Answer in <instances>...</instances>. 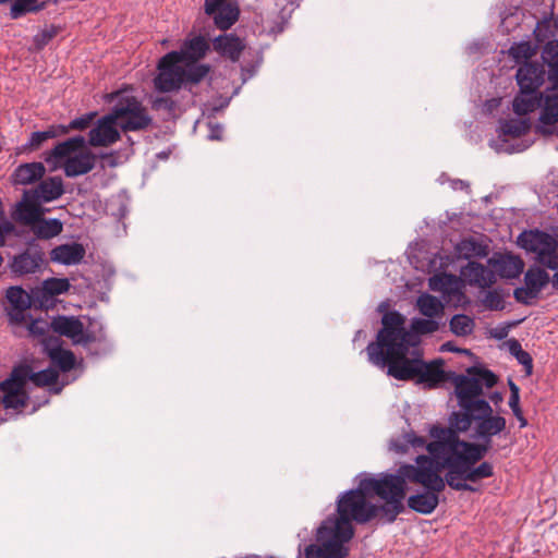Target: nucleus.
I'll use <instances>...</instances> for the list:
<instances>
[{
	"mask_svg": "<svg viewBox=\"0 0 558 558\" xmlns=\"http://www.w3.org/2000/svg\"><path fill=\"white\" fill-rule=\"evenodd\" d=\"M404 324L405 317L401 313H386L376 341L366 348L368 360L376 366H387V374L398 380H415L426 384L428 388H436L447 379L442 361L425 363L421 359H409L410 348L415 345V340Z\"/></svg>",
	"mask_w": 558,
	"mask_h": 558,
	"instance_id": "f257e3e1",
	"label": "nucleus"
},
{
	"mask_svg": "<svg viewBox=\"0 0 558 558\" xmlns=\"http://www.w3.org/2000/svg\"><path fill=\"white\" fill-rule=\"evenodd\" d=\"M506 425V418L495 415L493 408L489 405L487 410L478 409L477 416H475L473 438L482 439L483 442L458 440L448 430L447 434L450 439L447 445L451 456L454 457L449 461L457 462L458 466L466 468L464 483H477L494 475L493 464L488 461L481 462V460L490 450L492 438L502 433Z\"/></svg>",
	"mask_w": 558,
	"mask_h": 558,
	"instance_id": "f03ea898",
	"label": "nucleus"
},
{
	"mask_svg": "<svg viewBox=\"0 0 558 558\" xmlns=\"http://www.w3.org/2000/svg\"><path fill=\"white\" fill-rule=\"evenodd\" d=\"M477 412L478 410L452 412L449 416V427L434 425L429 430V435L433 440L427 445L428 456L436 459L440 468L448 469V486L458 492L464 490L475 493L477 492V488L469 483H464L466 473L465 466L461 468L456 464L457 462L448 461L454 457L451 456V451L447 445V441L450 439L447 433L449 430L454 438L462 440L459 434L468 432L472 424H475V416H477Z\"/></svg>",
	"mask_w": 558,
	"mask_h": 558,
	"instance_id": "7ed1b4c3",
	"label": "nucleus"
},
{
	"mask_svg": "<svg viewBox=\"0 0 558 558\" xmlns=\"http://www.w3.org/2000/svg\"><path fill=\"white\" fill-rule=\"evenodd\" d=\"M416 465H401V473L408 481L422 485L426 490L408 498V507L418 513L429 514L439 504L438 495L448 485L447 468H440L436 459L420 454L415 459Z\"/></svg>",
	"mask_w": 558,
	"mask_h": 558,
	"instance_id": "20e7f679",
	"label": "nucleus"
},
{
	"mask_svg": "<svg viewBox=\"0 0 558 558\" xmlns=\"http://www.w3.org/2000/svg\"><path fill=\"white\" fill-rule=\"evenodd\" d=\"M407 476L401 473V466L397 474L384 473L379 477H366L361 480L362 488L368 489L385 502L378 506V510L387 522L392 523L404 511L403 500L407 496Z\"/></svg>",
	"mask_w": 558,
	"mask_h": 558,
	"instance_id": "39448f33",
	"label": "nucleus"
},
{
	"mask_svg": "<svg viewBox=\"0 0 558 558\" xmlns=\"http://www.w3.org/2000/svg\"><path fill=\"white\" fill-rule=\"evenodd\" d=\"M368 489L362 488L361 482L357 488L342 494L337 501V518H328V521L338 525L343 534L354 535L352 522L365 524L380 514L378 506L372 504L367 496Z\"/></svg>",
	"mask_w": 558,
	"mask_h": 558,
	"instance_id": "423d86ee",
	"label": "nucleus"
},
{
	"mask_svg": "<svg viewBox=\"0 0 558 558\" xmlns=\"http://www.w3.org/2000/svg\"><path fill=\"white\" fill-rule=\"evenodd\" d=\"M468 375H458L454 380V395L461 410L489 409V403L482 398L483 387L493 388L498 377L489 369L471 366Z\"/></svg>",
	"mask_w": 558,
	"mask_h": 558,
	"instance_id": "0eeeda50",
	"label": "nucleus"
},
{
	"mask_svg": "<svg viewBox=\"0 0 558 558\" xmlns=\"http://www.w3.org/2000/svg\"><path fill=\"white\" fill-rule=\"evenodd\" d=\"M338 525L325 520L317 531V541L320 545H310L305 549L306 558H345L348 543L353 535L343 534L337 529Z\"/></svg>",
	"mask_w": 558,
	"mask_h": 558,
	"instance_id": "6e6552de",
	"label": "nucleus"
},
{
	"mask_svg": "<svg viewBox=\"0 0 558 558\" xmlns=\"http://www.w3.org/2000/svg\"><path fill=\"white\" fill-rule=\"evenodd\" d=\"M519 244L527 252L535 254V259L548 269L558 268V241L550 234L534 230L523 232Z\"/></svg>",
	"mask_w": 558,
	"mask_h": 558,
	"instance_id": "1a4fd4ad",
	"label": "nucleus"
},
{
	"mask_svg": "<svg viewBox=\"0 0 558 558\" xmlns=\"http://www.w3.org/2000/svg\"><path fill=\"white\" fill-rule=\"evenodd\" d=\"M519 244L527 252L535 254V259L548 269L558 268V241L550 234L534 230L523 232Z\"/></svg>",
	"mask_w": 558,
	"mask_h": 558,
	"instance_id": "9d476101",
	"label": "nucleus"
},
{
	"mask_svg": "<svg viewBox=\"0 0 558 558\" xmlns=\"http://www.w3.org/2000/svg\"><path fill=\"white\" fill-rule=\"evenodd\" d=\"M119 126L124 132L142 131L149 126L151 118L146 108L132 96H122L113 106Z\"/></svg>",
	"mask_w": 558,
	"mask_h": 558,
	"instance_id": "9b49d317",
	"label": "nucleus"
},
{
	"mask_svg": "<svg viewBox=\"0 0 558 558\" xmlns=\"http://www.w3.org/2000/svg\"><path fill=\"white\" fill-rule=\"evenodd\" d=\"M27 373L25 368H13L10 376L0 383L3 393L0 405L9 410H22L27 405L28 395L25 390Z\"/></svg>",
	"mask_w": 558,
	"mask_h": 558,
	"instance_id": "f8f14e48",
	"label": "nucleus"
},
{
	"mask_svg": "<svg viewBox=\"0 0 558 558\" xmlns=\"http://www.w3.org/2000/svg\"><path fill=\"white\" fill-rule=\"evenodd\" d=\"M180 58L177 51H171L165 54L159 63V73L155 77V87L162 92L168 93L179 89L184 83V69L179 65Z\"/></svg>",
	"mask_w": 558,
	"mask_h": 558,
	"instance_id": "ddd939ff",
	"label": "nucleus"
},
{
	"mask_svg": "<svg viewBox=\"0 0 558 558\" xmlns=\"http://www.w3.org/2000/svg\"><path fill=\"white\" fill-rule=\"evenodd\" d=\"M538 108V132L544 135L554 134L558 125V84H553L539 93Z\"/></svg>",
	"mask_w": 558,
	"mask_h": 558,
	"instance_id": "4468645a",
	"label": "nucleus"
},
{
	"mask_svg": "<svg viewBox=\"0 0 558 558\" xmlns=\"http://www.w3.org/2000/svg\"><path fill=\"white\" fill-rule=\"evenodd\" d=\"M5 299L10 306L5 307L8 323L12 328L20 327L26 323L31 315L27 311L32 307L33 296L22 287L14 286L7 289Z\"/></svg>",
	"mask_w": 558,
	"mask_h": 558,
	"instance_id": "2eb2a0df",
	"label": "nucleus"
},
{
	"mask_svg": "<svg viewBox=\"0 0 558 558\" xmlns=\"http://www.w3.org/2000/svg\"><path fill=\"white\" fill-rule=\"evenodd\" d=\"M118 119L113 109L111 112L98 120L97 124L89 131L88 143L93 147H108L120 140V133L116 125Z\"/></svg>",
	"mask_w": 558,
	"mask_h": 558,
	"instance_id": "dca6fc26",
	"label": "nucleus"
},
{
	"mask_svg": "<svg viewBox=\"0 0 558 558\" xmlns=\"http://www.w3.org/2000/svg\"><path fill=\"white\" fill-rule=\"evenodd\" d=\"M50 327L54 332L72 339L76 344H88L95 341L94 335L84 332L83 323L74 316H57L51 320Z\"/></svg>",
	"mask_w": 558,
	"mask_h": 558,
	"instance_id": "f3484780",
	"label": "nucleus"
},
{
	"mask_svg": "<svg viewBox=\"0 0 558 558\" xmlns=\"http://www.w3.org/2000/svg\"><path fill=\"white\" fill-rule=\"evenodd\" d=\"M45 262V253L29 244V246L19 255H15L10 264L13 274L17 276L35 274L41 269Z\"/></svg>",
	"mask_w": 558,
	"mask_h": 558,
	"instance_id": "a211bd4d",
	"label": "nucleus"
},
{
	"mask_svg": "<svg viewBox=\"0 0 558 558\" xmlns=\"http://www.w3.org/2000/svg\"><path fill=\"white\" fill-rule=\"evenodd\" d=\"M44 214L45 209L40 206L39 201L29 191H25L22 199L15 206L12 218L29 228Z\"/></svg>",
	"mask_w": 558,
	"mask_h": 558,
	"instance_id": "6ab92c4d",
	"label": "nucleus"
},
{
	"mask_svg": "<svg viewBox=\"0 0 558 558\" xmlns=\"http://www.w3.org/2000/svg\"><path fill=\"white\" fill-rule=\"evenodd\" d=\"M544 69L538 63L525 62L517 71L520 92L534 94L544 82Z\"/></svg>",
	"mask_w": 558,
	"mask_h": 558,
	"instance_id": "aec40b11",
	"label": "nucleus"
},
{
	"mask_svg": "<svg viewBox=\"0 0 558 558\" xmlns=\"http://www.w3.org/2000/svg\"><path fill=\"white\" fill-rule=\"evenodd\" d=\"M494 274L505 279L518 278L524 269V262L510 253L500 254L488 259Z\"/></svg>",
	"mask_w": 558,
	"mask_h": 558,
	"instance_id": "412c9836",
	"label": "nucleus"
},
{
	"mask_svg": "<svg viewBox=\"0 0 558 558\" xmlns=\"http://www.w3.org/2000/svg\"><path fill=\"white\" fill-rule=\"evenodd\" d=\"M98 157L88 149H80L72 157L65 159L63 170L68 178H75L90 172Z\"/></svg>",
	"mask_w": 558,
	"mask_h": 558,
	"instance_id": "4be33fe9",
	"label": "nucleus"
},
{
	"mask_svg": "<svg viewBox=\"0 0 558 558\" xmlns=\"http://www.w3.org/2000/svg\"><path fill=\"white\" fill-rule=\"evenodd\" d=\"M461 276L470 286L481 289L489 288L496 282V276L493 269L477 262H469L463 266L461 268Z\"/></svg>",
	"mask_w": 558,
	"mask_h": 558,
	"instance_id": "5701e85b",
	"label": "nucleus"
},
{
	"mask_svg": "<svg viewBox=\"0 0 558 558\" xmlns=\"http://www.w3.org/2000/svg\"><path fill=\"white\" fill-rule=\"evenodd\" d=\"M71 283L66 278H48L41 287L34 291L33 296L40 306H47L56 296L66 293Z\"/></svg>",
	"mask_w": 558,
	"mask_h": 558,
	"instance_id": "b1692460",
	"label": "nucleus"
},
{
	"mask_svg": "<svg viewBox=\"0 0 558 558\" xmlns=\"http://www.w3.org/2000/svg\"><path fill=\"white\" fill-rule=\"evenodd\" d=\"M213 47L222 57L230 59L232 62H238L245 49V44L233 34H225L213 40Z\"/></svg>",
	"mask_w": 558,
	"mask_h": 558,
	"instance_id": "393cba45",
	"label": "nucleus"
},
{
	"mask_svg": "<svg viewBox=\"0 0 558 558\" xmlns=\"http://www.w3.org/2000/svg\"><path fill=\"white\" fill-rule=\"evenodd\" d=\"M85 253L81 243H66L56 246L50 252V259L62 265H76L83 260Z\"/></svg>",
	"mask_w": 558,
	"mask_h": 558,
	"instance_id": "a878e982",
	"label": "nucleus"
},
{
	"mask_svg": "<svg viewBox=\"0 0 558 558\" xmlns=\"http://www.w3.org/2000/svg\"><path fill=\"white\" fill-rule=\"evenodd\" d=\"M208 50L209 44L206 38L195 36L185 40L181 50L177 51V53L179 54L180 63L184 62L189 65L190 63H196L198 60L203 59Z\"/></svg>",
	"mask_w": 558,
	"mask_h": 558,
	"instance_id": "bb28decb",
	"label": "nucleus"
},
{
	"mask_svg": "<svg viewBox=\"0 0 558 558\" xmlns=\"http://www.w3.org/2000/svg\"><path fill=\"white\" fill-rule=\"evenodd\" d=\"M85 147V138L81 135L68 138L54 146L52 150L47 153L45 160L50 162H58L61 159L72 157L76 151Z\"/></svg>",
	"mask_w": 558,
	"mask_h": 558,
	"instance_id": "cd10ccee",
	"label": "nucleus"
},
{
	"mask_svg": "<svg viewBox=\"0 0 558 558\" xmlns=\"http://www.w3.org/2000/svg\"><path fill=\"white\" fill-rule=\"evenodd\" d=\"M35 198L44 202H51L59 198L64 190L63 182L60 177H51L43 180L34 190H29Z\"/></svg>",
	"mask_w": 558,
	"mask_h": 558,
	"instance_id": "c85d7f7f",
	"label": "nucleus"
},
{
	"mask_svg": "<svg viewBox=\"0 0 558 558\" xmlns=\"http://www.w3.org/2000/svg\"><path fill=\"white\" fill-rule=\"evenodd\" d=\"M31 232L40 240H50L63 231V223L59 219H46L40 216L31 227Z\"/></svg>",
	"mask_w": 558,
	"mask_h": 558,
	"instance_id": "c756f323",
	"label": "nucleus"
},
{
	"mask_svg": "<svg viewBox=\"0 0 558 558\" xmlns=\"http://www.w3.org/2000/svg\"><path fill=\"white\" fill-rule=\"evenodd\" d=\"M46 172L41 162H31L19 166L13 173L15 184L26 185L40 180Z\"/></svg>",
	"mask_w": 558,
	"mask_h": 558,
	"instance_id": "7c9ffc66",
	"label": "nucleus"
},
{
	"mask_svg": "<svg viewBox=\"0 0 558 558\" xmlns=\"http://www.w3.org/2000/svg\"><path fill=\"white\" fill-rule=\"evenodd\" d=\"M415 306L423 316L428 318H438L444 314L441 301L429 293L421 294L416 300Z\"/></svg>",
	"mask_w": 558,
	"mask_h": 558,
	"instance_id": "2f4dec72",
	"label": "nucleus"
},
{
	"mask_svg": "<svg viewBox=\"0 0 558 558\" xmlns=\"http://www.w3.org/2000/svg\"><path fill=\"white\" fill-rule=\"evenodd\" d=\"M239 8L236 4L227 2L216 13H214V21L216 26L226 31L229 29L239 19Z\"/></svg>",
	"mask_w": 558,
	"mask_h": 558,
	"instance_id": "473e14b6",
	"label": "nucleus"
},
{
	"mask_svg": "<svg viewBox=\"0 0 558 558\" xmlns=\"http://www.w3.org/2000/svg\"><path fill=\"white\" fill-rule=\"evenodd\" d=\"M550 281L549 275L541 267H531L524 275V283L536 296Z\"/></svg>",
	"mask_w": 558,
	"mask_h": 558,
	"instance_id": "72a5a7b5",
	"label": "nucleus"
},
{
	"mask_svg": "<svg viewBox=\"0 0 558 558\" xmlns=\"http://www.w3.org/2000/svg\"><path fill=\"white\" fill-rule=\"evenodd\" d=\"M66 134V128L63 125H51L45 131L33 132L26 148L29 150L38 149L46 141L56 138L58 136Z\"/></svg>",
	"mask_w": 558,
	"mask_h": 558,
	"instance_id": "f704fd0d",
	"label": "nucleus"
},
{
	"mask_svg": "<svg viewBox=\"0 0 558 558\" xmlns=\"http://www.w3.org/2000/svg\"><path fill=\"white\" fill-rule=\"evenodd\" d=\"M542 58L548 65V77L553 84H558V40L546 44L543 49Z\"/></svg>",
	"mask_w": 558,
	"mask_h": 558,
	"instance_id": "c9c22d12",
	"label": "nucleus"
},
{
	"mask_svg": "<svg viewBox=\"0 0 558 558\" xmlns=\"http://www.w3.org/2000/svg\"><path fill=\"white\" fill-rule=\"evenodd\" d=\"M15 368H25L27 380H31L37 387H46L57 383L59 373L53 368H47L37 373H33L28 365H20Z\"/></svg>",
	"mask_w": 558,
	"mask_h": 558,
	"instance_id": "e433bc0d",
	"label": "nucleus"
},
{
	"mask_svg": "<svg viewBox=\"0 0 558 558\" xmlns=\"http://www.w3.org/2000/svg\"><path fill=\"white\" fill-rule=\"evenodd\" d=\"M539 104V94H527L520 92V95L515 96L512 102L513 111L518 116H525L530 112H533L536 108H538Z\"/></svg>",
	"mask_w": 558,
	"mask_h": 558,
	"instance_id": "4c0bfd02",
	"label": "nucleus"
},
{
	"mask_svg": "<svg viewBox=\"0 0 558 558\" xmlns=\"http://www.w3.org/2000/svg\"><path fill=\"white\" fill-rule=\"evenodd\" d=\"M37 2L38 0H14L10 9L11 19L16 20L28 12H38L47 7V1Z\"/></svg>",
	"mask_w": 558,
	"mask_h": 558,
	"instance_id": "58836bf2",
	"label": "nucleus"
},
{
	"mask_svg": "<svg viewBox=\"0 0 558 558\" xmlns=\"http://www.w3.org/2000/svg\"><path fill=\"white\" fill-rule=\"evenodd\" d=\"M475 322L465 314H456L449 322V328L458 337H465L473 332Z\"/></svg>",
	"mask_w": 558,
	"mask_h": 558,
	"instance_id": "ea45409f",
	"label": "nucleus"
},
{
	"mask_svg": "<svg viewBox=\"0 0 558 558\" xmlns=\"http://www.w3.org/2000/svg\"><path fill=\"white\" fill-rule=\"evenodd\" d=\"M439 329L438 322L435 318H413L411 322V331H409L417 343L416 335H428Z\"/></svg>",
	"mask_w": 558,
	"mask_h": 558,
	"instance_id": "a19ab883",
	"label": "nucleus"
},
{
	"mask_svg": "<svg viewBox=\"0 0 558 558\" xmlns=\"http://www.w3.org/2000/svg\"><path fill=\"white\" fill-rule=\"evenodd\" d=\"M49 357L60 367L62 372H69L75 365V356L69 350H63L61 348L51 349L49 351Z\"/></svg>",
	"mask_w": 558,
	"mask_h": 558,
	"instance_id": "79ce46f5",
	"label": "nucleus"
},
{
	"mask_svg": "<svg viewBox=\"0 0 558 558\" xmlns=\"http://www.w3.org/2000/svg\"><path fill=\"white\" fill-rule=\"evenodd\" d=\"M500 130L504 135L520 137L530 130V123L523 119H510L501 123Z\"/></svg>",
	"mask_w": 558,
	"mask_h": 558,
	"instance_id": "37998d69",
	"label": "nucleus"
},
{
	"mask_svg": "<svg viewBox=\"0 0 558 558\" xmlns=\"http://www.w3.org/2000/svg\"><path fill=\"white\" fill-rule=\"evenodd\" d=\"M459 253L465 258L484 257L487 255V247L473 239L463 240L458 246Z\"/></svg>",
	"mask_w": 558,
	"mask_h": 558,
	"instance_id": "c03bdc74",
	"label": "nucleus"
},
{
	"mask_svg": "<svg viewBox=\"0 0 558 558\" xmlns=\"http://www.w3.org/2000/svg\"><path fill=\"white\" fill-rule=\"evenodd\" d=\"M456 284L457 278L449 274L436 275L429 279V288L433 291L450 293L453 291L452 287Z\"/></svg>",
	"mask_w": 558,
	"mask_h": 558,
	"instance_id": "a18cd8bd",
	"label": "nucleus"
},
{
	"mask_svg": "<svg viewBox=\"0 0 558 558\" xmlns=\"http://www.w3.org/2000/svg\"><path fill=\"white\" fill-rule=\"evenodd\" d=\"M482 305L489 311H501L505 308L504 293L498 290H488L481 300Z\"/></svg>",
	"mask_w": 558,
	"mask_h": 558,
	"instance_id": "49530a36",
	"label": "nucleus"
},
{
	"mask_svg": "<svg viewBox=\"0 0 558 558\" xmlns=\"http://www.w3.org/2000/svg\"><path fill=\"white\" fill-rule=\"evenodd\" d=\"M24 325H26L29 336L34 338H40L43 341L46 340V336L51 328L50 324L41 318H32L29 322L27 318Z\"/></svg>",
	"mask_w": 558,
	"mask_h": 558,
	"instance_id": "de8ad7c7",
	"label": "nucleus"
},
{
	"mask_svg": "<svg viewBox=\"0 0 558 558\" xmlns=\"http://www.w3.org/2000/svg\"><path fill=\"white\" fill-rule=\"evenodd\" d=\"M209 72V65L207 64H194L184 69V82L197 84L199 83Z\"/></svg>",
	"mask_w": 558,
	"mask_h": 558,
	"instance_id": "09e8293b",
	"label": "nucleus"
},
{
	"mask_svg": "<svg viewBox=\"0 0 558 558\" xmlns=\"http://www.w3.org/2000/svg\"><path fill=\"white\" fill-rule=\"evenodd\" d=\"M510 53L517 60H527L535 53V48L530 43H520L510 49Z\"/></svg>",
	"mask_w": 558,
	"mask_h": 558,
	"instance_id": "8fccbe9b",
	"label": "nucleus"
},
{
	"mask_svg": "<svg viewBox=\"0 0 558 558\" xmlns=\"http://www.w3.org/2000/svg\"><path fill=\"white\" fill-rule=\"evenodd\" d=\"M510 389V398H509V407L512 410L514 415L520 414L522 412L520 408V388L518 385L511 379L508 383Z\"/></svg>",
	"mask_w": 558,
	"mask_h": 558,
	"instance_id": "3c124183",
	"label": "nucleus"
},
{
	"mask_svg": "<svg viewBox=\"0 0 558 558\" xmlns=\"http://www.w3.org/2000/svg\"><path fill=\"white\" fill-rule=\"evenodd\" d=\"M175 101L169 96L157 97L153 101V108L156 110H165L168 114H171L175 110Z\"/></svg>",
	"mask_w": 558,
	"mask_h": 558,
	"instance_id": "603ef678",
	"label": "nucleus"
},
{
	"mask_svg": "<svg viewBox=\"0 0 558 558\" xmlns=\"http://www.w3.org/2000/svg\"><path fill=\"white\" fill-rule=\"evenodd\" d=\"M95 116L96 113L85 114L83 117L72 120L69 125L63 126L66 128V133L70 130H85L89 126Z\"/></svg>",
	"mask_w": 558,
	"mask_h": 558,
	"instance_id": "864d4df0",
	"label": "nucleus"
},
{
	"mask_svg": "<svg viewBox=\"0 0 558 558\" xmlns=\"http://www.w3.org/2000/svg\"><path fill=\"white\" fill-rule=\"evenodd\" d=\"M514 299L523 304H529L530 299L536 298L534 293H532V289H529L526 286L517 288L513 292Z\"/></svg>",
	"mask_w": 558,
	"mask_h": 558,
	"instance_id": "5fc2aeb1",
	"label": "nucleus"
},
{
	"mask_svg": "<svg viewBox=\"0 0 558 558\" xmlns=\"http://www.w3.org/2000/svg\"><path fill=\"white\" fill-rule=\"evenodd\" d=\"M517 361L524 366L525 373L530 376L533 372V360L529 352L522 350L517 356Z\"/></svg>",
	"mask_w": 558,
	"mask_h": 558,
	"instance_id": "6e6d98bb",
	"label": "nucleus"
},
{
	"mask_svg": "<svg viewBox=\"0 0 558 558\" xmlns=\"http://www.w3.org/2000/svg\"><path fill=\"white\" fill-rule=\"evenodd\" d=\"M407 444H409L413 448H423L427 449L426 439L422 436H416L413 433L405 434Z\"/></svg>",
	"mask_w": 558,
	"mask_h": 558,
	"instance_id": "4d7b16f0",
	"label": "nucleus"
},
{
	"mask_svg": "<svg viewBox=\"0 0 558 558\" xmlns=\"http://www.w3.org/2000/svg\"><path fill=\"white\" fill-rule=\"evenodd\" d=\"M227 0H205L204 10L207 15H214L216 11H218L222 5H225Z\"/></svg>",
	"mask_w": 558,
	"mask_h": 558,
	"instance_id": "13d9d810",
	"label": "nucleus"
},
{
	"mask_svg": "<svg viewBox=\"0 0 558 558\" xmlns=\"http://www.w3.org/2000/svg\"><path fill=\"white\" fill-rule=\"evenodd\" d=\"M53 36V32L43 31L41 33L35 36V43L39 48H41L46 46L52 39Z\"/></svg>",
	"mask_w": 558,
	"mask_h": 558,
	"instance_id": "bf43d9fd",
	"label": "nucleus"
},
{
	"mask_svg": "<svg viewBox=\"0 0 558 558\" xmlns=\"http://www.w3.org/2000/svg\"><path fill=\"white\" fill-rule=\"evenodd\" d=\"M409 446L410 445L407 444L405 436L403 437L402 440L398 439V440H392L390 442V449H392L397 453H405L408 451Z\"/></svg>",
	"mask_w": 558,
	"mask_h": 558,
	"instance_id": "052dcab7",
	"label": "nucleus"
},
{
	"mask_svg": "<svg viewBox=\"0 0 558 558\" xmlns=\"http://www.w3.org/2000/svg\"><path fill=\"white\" fill-rule=\"evenodd\" d=\"M13 225L9 221L0 222V246L4 245L5 235L11 233Z\"/></svg>",
	"mask_w": 558,
	"mask_h": 558,
	"instance_id": "680f3d73",
	"label": "nucleus"
},
{
	"mask_svg": "<svg viewBox=\"0 0 558 558\" xmlns=\"http://www.w3.org/2000/svg\"><path fill=\"white\" fill-rule=\"evenodd\" d=\"M508 348H509V352L514 357L523 350L521 347V343L515 339H511L508 341Z\"/></svg>",
	"mask_w": 558,
	"mask_h": 558,
	"instance_id": "e2e57ef3",
	"label": "nucleus"
},
{
	"mask_svg": "<svg viewBox=\"0 0 558 558\" xmlns=\"http://www.w3.org/2000/svg\"><path fill=\"white\" fill-rule=\"evenodd\" d=\"M441 350L442 351H451V352H454V351L468 352V350H459V349H457L456 347L452 345L451 342L444 343L441 345Z\"/></svg>",
	"mask_w": 558,
	"mask_h": 558,
	"instance_id": "0e129e2a",
	"label": "nucleus"
},
{
	"mask_svg": "<svg viewBox=\"0 0 558 558\" xmlns=\"http://www.w3.org/2000/svg\"><path fill=\"white\" fill-rule=\"evenodd\" d=\"M101 159L109 160V166L114 167L116 160L113 154H104L100 156Z\"/></svg>",
	"mask_w": 558,
	"mask_h": 558,
	"instance_id": "69168bd1",
	"label": "nucleus"
},
{
	"mask_svg": "<svg viewBox=\"0 0 558 558\" xmlns=\"http://www.w3.org/2000/svg\"><path fill=\"white\" fill-rule=\"evenodd\" d=\"M490 400L495 403H498L502 400V396L501 393L499 392H494L492 396H490Z\"/></svg>",
	"mask_w": 558,
	"mask_h": 558,
	"instance_id": "338daca9",
	"label": "nucleus"
},
{
	"mask_svg": "<svg viewBox=\"0 0 558 558\" xmlns=\"http://www.w3.org/2000/svg\"><path fill=\"white\" fill-rule=\"evenodd\" d=\"M555 270L556 272L553 276L551 283L554 288L558 289V268Z\"/></svg>",
	"mask_w": 558,
	"mask_h": 558,
	"instance_id": "774afa93",
	"label": "nucleus"
}]
</instances>
